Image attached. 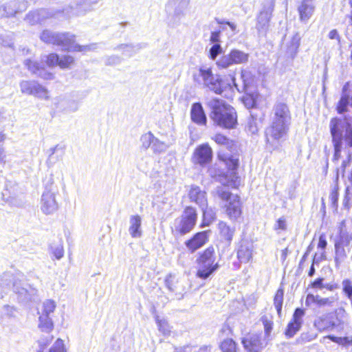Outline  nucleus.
<instances>
[{
    "instance_id": "f257e3e1",
    "label": "nucleus",
    "mask_w": 352,
    "mask_h": 352,
    "mask_svg": "<svg viewBox=\"0 0 352 352\" xmlns=\"http://www.w3.org/2000/svg\"><path fill=\"white\" fill-rule=\"evenodd\" d=\"M217 159L224 164L226 171L211 167L208 169L211 178L223 187L238 190L241 186V177L237 172L240 166L237 150L228 154L221 149L217 153Z\"/></svg>"
},
{
    "instance_id": "f03ea898",
    "label": "nucleus",
    "mask_w": 352,
    "mask_h": 352,
    "mask_svg": "<svg viewBox=\"0 0 352 352\" xmlns=\"http://www.w3.org/2000/svg\"><path fill=\"white\" fill-rule=\"evenodd\" d=\"M329 130L333 149L332 162L338 164L342 157L343 143L352 147V116L333 117Z\"/></svg>"
},
{
    "instance_id": "7ed1b4c3",
    "label": "nucleus",
    "mask_w": 352,
    "mask_h": 352,
    "mask_svg": "<svg viewBox=\"0 0 352 352\" xmlns=\"http://www.w3.org/2000/svg\"><path fill=\"white\" fill-rule=\"evenodd\" d=\"M208 106L209 116L216 126L228 130L237 128L238 114L233 106L219 98L213 99Z\"/></svg>"
},
{
    "instance_id": "20e7f679",
    "label": "nucleus",
    "mask_w": 352,
    "mask_h": 352,
    "mask_svg": "<svg viewBox=\"0 0 352 352\" xmlns=\"http://www.w3.org/2000/svg\"><path fill=\"white\" fill-rule=\"evenodd\" d=\"M198 212L195 207L186 206L181 215L176 218L170 226L171 234L175 236H183L191 232L197 224Z\"/></svg>"
},
{
    "instance_id": "39448f33",
    "label": "nucleus",
    "mask_w": 352,
    "mask_h": 352,
    "mask_svg": "<svg viewBox=\"0 0 352 352\" xmlns=\"http://www.w3.org/2000/svg\"><path fill=\"white\" fill-rule=\"evenodd\" d=\"M197 270L195 276L201 280H206L220 267L216 261V252L212 245H210L200 252L196 258Z\"/></svg>"
},
{
    "instance_id": "423d86ee",
    "label": "nucleus",
    "mask_w": 352,
    "mask_h": 352,
    "mask_svg": "<svg viewBox=\"0 0 352 352\" xmlns=\"http://www.w3.org/2000/svg\"><path fill=\"white\" fill-rule=\"evenodd\" d=\"M217 196L223 201L224 213L232 222L237 221L243 215V201L238 194H232L228 190L218 187L215 191Z\"/></svg>"
},
{
    "instance_id": "0eeeda50",
    "label": "nucleus",
    "mask_w": 352,
    "mask_h": 352,
    "mask_svg": "<svg viewBox=\"0 0 352 352\" xmlns=\"http://www.w3.org/2000/svg\"><path fill=\"white\" fill-rule=\"evenodd\" d=\"M192 78L196 82H203L205 87L216 94H221L223 91V80L213 74L211 67H199V73L194 74Z\"/></svg>"
},
{
    "instance_id": "6e6552de",
    "label": "nucleus",
    "mask_w": 352,
    "mask_h": 352,
    "mask_svg": "<svg viewBox=\"0 0 352 352\" xmlns=\"http://www.w3.org/2000/svg\"><path fill=\"white\" fill-rule=\"evenodd\" d=\"M334 246V260L336 265H338L352 250V233L340 231L335 241Z\"/></svg>"
},
{
    "instance_id": "1a4fd4ad",
    "label": "nucleus",
    "mask_w": 352,
    "mask_h": 352,
    "mask_svg": "<svg viewBox=\"0 0 352 352\" xmlns=\"http://www.w3.org/2000/svg\"><path fill=\"white\" fill-rule=\"evenodd\" d=\"M56 308V303L54 300H45L41 305V310L39 312L38 327L41 331L50 333L54 330V324L50 317Z\"/></svg>"
},
{
    "instance_id": "9d476101",
    "label": "nucleus",
    "mask_w": 352,
    "mask_h": 352,
    "mask_svg": "<svg viewBox=\"0 0 352 352\" xmlns=\"http://www.w3.org/2000/svg\"><path fill=\"white\" fill-rule=\"evenodd\" d=\"M344 310H336L331 316H322L314 321V327L319 331H329L344 324Z\"/></svg>"
},
{
    "instance_id": "9b49d317",
    "label": "nucleus",
    "mask_w": 352,
    "mask_h": 352,
    "mask_svg": "<svg viewBox=\"0 0 352 352\" xmlns=\"http://www.w3.org/2000/svg\"><path fill=\"white\" fill-rule=\"evenodd\" d=\"M289 131V124L272 121L265 131L266 143L270 146L278 143Z\"/></svg>"
},
{
    "instance_id": "f8f14e48",
    "label": "nucleus",
    "mask_w": 352,
    "mask_h": 352,
    "mask_svg": "<svg viewBox=\"0 0 352 352\" xmlns=\"http://www.w3.org/2000/svg\"><path fill=\"white\" fill-rule=\"evenodd\" d=\"M213 158V151L208 143L198 145L194 150L191 160L194 164L204 166L210 164Z\"/></svg>"
},
{
    "instance_id": "ddd939ff",
    "label": "nucleus",
    "mask_w": 352,
    "mask_h": 352,
    "mask_svg": "<svg viewBox=\"0 0 352 352\" xmlns=\"http://www.w3.org/2000/svg\"><path fill=\"white\" fill-rule=\"evenodd\" d=\"M20 87L23 94L32 95L45 100L50 99V92L47 89L36 81H23L20 84Z\"/></svg>"
},
{
    "instance_id": "4468645a",
    "label": "nucleus",
    "mask_w": 352,
    "mask_h": 352,
    "mask_svg": "<svg viewBox=\"0 0 352 352\" xmlns=\"http://www.w3.org/2000/svg\"><path fill=\"white\" fill-rule=\"evenodd\" d=\"M210 230L199 231L194 233L184 241V245L189 252L194 253L208 243Z\"/></svg>"
},
{
    "instance_id": "2eb2a0df",
    "label": "nucleus",
    "mask_w": 352,
    "mask_h": 352,
    "mask_svg": "<svg viewBox=\"0 0 352 352\" xmlns=\"http://www.w3.org/2000/svg\"><path fill=\"white\" fill-rule=\"evenodd\" d=\"M75 35L68 32H56L53 45L67 47V50L72 52H82L87 50V46L74 45Z\"/></svg>"
},
{
    "instance_id": "dca6fc26",
    "label": "nucleus",
    "mask_w": 352,
    "mask_h": 352,
    "mask_svg": "<svg viewBox=\"0 0 352 352\" xmlns=\"http://www.w3.org/2000/svg\"><path fill=\"white\" fill-rule=\"evenodd\" d=\"M45 64L49 67L58 66L60 69H70L75 63L73 56L70 55H63L60 56L58 54L52 52L45 57Z\"/></svg>"
},
{
    "instance_id": "f3484780",
    "label": "nucleus",
    "mask_w": 352,
    "mask_h": 352,
    "mask_svg": "<svg viewBox=\"0 0 352 352\" xmlns=\"http://www.w3.org/2000/svg\"><path fill=\"white\" fill-rule=\"evenodd\" d=\"M352 107V83L346 82L342 89V95L336 104V111L338 114L348 111L349 107Z\"/></svg>"
},
{
    "instance_id": "a211bd4d",
    "label": "nucleus",
    "mask_w": 352,
    "mask_h": 352,
    "mask_svg": "<svg viewBox=\"0 0 352 352\" xmlns=\"http://www.w3.org/2000/svg\"><path fill=\"white\" fill-rule=\"evenodd\" d=\"M54 338V336L50 335L45 338H41L38 340L37 341L38 349L36 352H45ZM47 352H67L64 341L61 338H57L48 349Z\"/></svg>"
},
{
    "instance_id": "6ab92c4d",
    "label": "nucleus",
    "mask_w": 352,
    "mask_h": 352,
    "mask_svg": "<svg viewBox=\"0 0 352 352\" xmlns=\"http://www.w3.org/2000/svg\"><path fill=\"white\" fill-rule=\"evenodd\" d=\"M241 344L247 352H261L263 348L261 336L258 333H248L242 338Z\"/></svg>"
},
{
    "instance_id": "aec40b11",
    "label": "nucleus",
    "mask_w": 352,
    "mask_h": 352,
    "mask_svg": "<svg viewBox=\"0 0 352 352\" xmlns=\"http://www.w3.org/2000/svg\"><path fill=\"white\" fill-rule=\"evenodd\" d=\"M292 116L287 104L278 102L274 107V119L272 121L289 124Z\"/></svg>"
},
{
    "instance_id": "412c9836",
    "label": "nucleus",
    "mask_w": 352,
    "mask_h": 352,
    "mask_svg": "<svg viewBox=\"0 0 352 352\" xmlns=\"http://www.w3.org/2000/svg\"><path fill=\"white\" fill-rule=\"evenodd\" d=\"M190 201L196 204L199 206H206L208 204L207 193L205 190L196 185H192L188 192Z\"/></svg>"
},
{
    "instance_id": "4be33fe9",
    "label": "nucleus",
    "mask_w": 352,
    "mask_h": 352,
    "mask_svg": "<svg viewBox=\"0 0 352 352\" xmlns=\"http://www.w3.org/2000/svg\"><path fill=\"white\" fill-rule=\"evenodd\" d=\"M190 119L197 125L206 126L207 117L205 111L200 102H195L190 109Z\"/></svg>"
},
{
    "instance_id": "5701e85b",
    "label": "nucleus",
    "mask_w": 352,
    "mask_h": 352,
    "mask_svg": "<svg viewBox=\"0 0 352 352\" xmlns=\"http://www.w3.org/2000/svg\"><path fill=\"white\" fill-rule=\"evenodd\" d=\"M58 208V204L55 200L54 195L47 191L42 195L41 199V210L46 214H52Z\"/></svg>"
},
{
    "instance_id": "b1692460",
    "label": "nucleus",
    "mask_w": 352,
    "mask_h": 352,
    "mask_svg": "<svg viewBox=\"0 0 352 352\" xmlns=\"http://www.w3.org/2000/svg\"><path fill=\"white\" fill-rule=\"evenodd\" d=\"M217 228L221 241L228 245H230L234 236L235 228L223 221L218 223Z\"/></svg>"
},
{
    "instance_id": "393cba45",
    "label": "nucleus",
    "mask_w": 352,
    "mask_h": 352,
    "mask_svg": "<svg viewBox=\"0 0 352 352\" xmlns=\"http://www.w3.org/2000/svg\"><path fill=\"white\" fill-rule=\"evenodd\" d=\"M333 300L331 298H322L319 295L308 294L305 298V305L310 307L315 305L317 307L321 308L332 305Z\"/></svg>"
},
{
    "instance_id": "a878e982",
    "label": "nucleus",
    "mask_w": 352,
    "mask_h": 352,
    "mask_svg": "<svg viewBox=\"0 0 352 352\" xmlns=\"http://www.w3.org/2000/svg\"><path fill=\"white\" fill-rule=\"evenodd\" d=\"M314 8L312 0H302L298 8L300 20L304 22L307 21L311 17Z\"/></svg>"
},
{
    "instance_id": "bb28decb",
    "label": "nucleus",
    "mask_w": 352,
    "mask_h": 352,
    "mask_svg": "<svg viewBox=\"0 0 352 352\" xmlns=\"http://www.w3.org/2000/svg\"><path fill=\"white\" fill-rule=\"evenodd\" d=\"M212 140L219 146H226V149L230 151V153L236 151L237 145L236 142L221 133L214 134L212 137Z\"/></svg>"
},
{
    "instance_id": "cd10ccee",
    "label": "nucleus",
    "mask_w": 352,
    "mask_h": 352,
    "mask_svg": "<svg viewBox=\"0 0 352 352\" xmlns=\"http://www.w3.org/2000/svg\"><path fill=\"white\" fill-rule=\"evenodd\" d=\"M274 3H272L271 6L267 9H263L261 10L256 17L257 25L259 28H263L268 25L271 18L272 16V12L274 11Z\"/></svg>"
},
{
    "instance_id": "c85d7f7f",
    "label": "nucleus",
    "mask_w": 352,
    "mask_h": 352,
    "mask_svg": "<svg viewBox=\"0 0 352 352\" xmlns=\"http://www.w3.org/2000/svg\"><path fill=\"white\" fill-rule=\"evenodd\" d=\"M284 287L283 285L279 287L276 291L273 297V304L276 310L277 314L279 318L282 317V309L284 300Z\"/></svg>"
},
{
    "instance_id": "c756f323",
    "label": "nucleus",
    "mask_w": 352,
    "mask_h": 352,
    "mask_svg": "<svg viewBox=\"0 0 352 352\" xmlns=\"http://www.w3.org/2000/svg\"><path fill=\"white\" fill-rule=\"evenodd\" d=\"M130 223L129 232L131 236L133 238L140 237L142 234L140 216L138 214L131 216Z\"/></svg>"
},
{
    "instance_id": "7c9ffc66",
    "label": "nucleus",
    "mask_w": 352,
    "mask_h": 352,
    "mask_svg": "<svg viewBox=\"0 0 352 352\" xmlns=\"http://www.w3.org/2000/svg\"><path fill=\"white\" fill-rule=\"evenodd\" d=\"M221 352H238L237 342L231 338H227L221 340L219 344Z\"/></svg>"
},
{
    "instance_id": "2f4dec72",
    "label": "nucleus",
    "mask_w": 352,
    "mask_h": 352,
    "mask_svg": "<svg viewBox=\"0 0 352 352\" xmlns=\"http://www.w3.org/2000/svg\"><path fill=\"white\" fill-rule=\"evenodd\" d=\"M347 179L349 184L345 188L343 206L347 210H349L351 208L352 199V169L347 177Z\"/></svg>"
},
{
    "instance_id": "473e14b6",
    "label": "nucleus",
    "mask_w": 352,
    "mask_h": 352,
    "mask_svg": "<svg viewBox=\"0 0 352 352\" xmlns=\"http://www.w3.org/2000/svg\"><path fill=\"white\" fill-rule=\"evenodd\" d=\"M229 54L233 65L245 63L249 57L248 54L237 50H231Z\"/></svg>"
},
{
    "instance_id": "72a5a7b5",
    "label": "nucleus",
    "mask_w": 352,
    "mask_h": 352,
    "mask_svg": "<svg viewBox=\"0 0 352 352\" xmlns=\"http://www.w3.org/2000/svg\"><path fill=\"white\" fill-rule=\"evenodd\" d=\"M338 171L337 170V177H336V184L331 189L329 194V199L331 203L332 206L337 209L338 206V199H339V184H338Z\"/></svg>"
},
{
    "instance_id": "f704fd0d",
    "label": "nucleus",
    "mask_w": 352,
    "mask_h": 352,
    "mask_svg": "<svg viewBox=\"0 0 352 352\" xmlns=\"http://www.w3.org/2000/svg\"><path fill=\"white\" fill-rule=\"evenodd\" d=\"M252 250L245 246H241L236 252V256L241 263H248L252 258Z\"/></svg>"
},
{
    "instance_id": "c9c22d12",
    "label": "nucleus",
    "mask_w": 352,
    "mask_h": 352,
    "mask_svg": "<svg viewBox=\"0 0 352 352\" xmlns=\"http://www.w3.org/2000/svg\"><path fill=\"white\" fill-rule=\"evenodd\" d=\"M301 325L299 324L295 323L294 322L290 320L284 331V334L286 338H291L294 337L296 333L300 329Z\"/></svg>"
},
{
    "instance_id": "e433bc0d",
    "label": "nucleus",
    "mask_w": 352,
    "mask_h": 352,
    "mask_svg": "<svg viewBox=\"0 0 352 352\" xmlns=\"http://www.w3.org/2000/svg\"><path fill=\"white\" fill-rule=\"evenodd\" d=\"M56 32H52L48 30H43L40 35L41 40L47 44L53 45Z\"/></svg>"
},
{
    "instance_id": "4c0bfd02",
    "label": "nucleus",
    "mask_w": 352,
    "mask_h": 352,
    "mask_svg": "<svg viewBox=\"0 0 352 352\" xmlns=\"http://www.w3.org/2000/svg\"><path fill=\"white\" fill-rule=\"evenodd\" d=\"M305 315V311L302 308H296L295 309L292 319L290 320L294 322L295 323L299 324L302 326L303 322V317Z\"/></svg>"
},
{
    "instance_id": "58836bf2",
    "label": "nucleus",
    "mask_w": 352,
    "mask_h": 352,
    "mask_svg": "<svg viewBox=\"0 0 352 352\" xmlns=\"http://www.w3.org/2000/svg\"><path fill=\"white\" fill-rule=\"evenodd\" d=\"M352 162V155L351 153H349L344 160H343L341 163L340 167L337 168L336 172L337 173V170L338 169V175L340 173L342 177L344 176L346 173V168L349 167ZM337 177V175H336Z\"/></svg>"
},
{
    "instance_id": "ea45409f",
    "label": "nucleus",
    "mask_w": 352,
    "mask_h": 352,
    "mask_svg": "<svg viewBox=\"0 0 352 352\" xmlns=\"http://www.w3.org/2000/svg\"><path fill=\"white\" fill-rule=\"evenodd\" d=\"M217 67L220 69H226L233 65L230 54L224 55L216 62Z\"/></svg>"
},
{
    "instance_id": "a19ab883",
    "label": "nucleus",
    "mask_w": 352,
    "mask_h": 352,
    "mask_svg": "<svg viewBox=\"0 0 352 352\" xmlns=\"http://www.w3.org/2000/svg\"><path fill=\"white\" fill-rule=\"evenodd\" d=\"M261 320L264 327L265 334L269 336L273 329L274 322L271 318H269L267 316H263L261 318Z\"/></svg>"
},
{
    "instance_id": "79ce46f5",
    "label": "nucleus",
    "mask_w": 352,
    "mask_h": 352,
    "mask_svg": "<svg viewBox=\"0 0 352 352\" xmlns=\"http://www.w3.org/2000/svg\"><path fill=\"white\" fill-rule=\"evenodd\" d=\"M216 220V215L214 212H212L210 217H207L206 211L203 212V218L199 225L200 228H205L209 226L213 221Z\"/></svg>"
},
{
    "instance_id": "37998d69",
    "label": "nucleus",
    "mask_w": 352,
    "mask_h": 352,
    "mask_svg": "<svg viewBox=\"0 0 352 352\" xmlns=\"http://www.w3.org/2000/svg\"><path fill=\"white\" fill-rule=\"evenodd\" d=\"M343 292L346 295L350 300H352V283L349 279H345L342 281Z\"/></svg>"
},
{
    "instance_id": "c03bdc74",
    "label": "nucleus",
    "mask_w": 352,
    "mask_h": 352,
    "mask_svg": "<svg viewBox=\"0 0 352 352\" xmlns=\"http://www.w3.org/2000/svg\"><path fill=\"white\" fill-rule=\"evenodd\" d=\"M327 246V236L324 233H322L318 236V242L317 244V248L324 252L325 249Z\"/></svg>"
},
{
    "instance_id": "a18cd8bd",
    "label": "nucleus",
    "mask_w": 352,
    "mask_h": 352,
    "mask_svg": "<svg viewBox=\"0 0 352 352\" xmlns=\"http://www.w3.org/2000/svg\"><path fill=\"white\" fill-rule=\"evenodd\" d=\"M221 52V47L219 43H216L210 49L209 58L214 60L217 55Z\"/></svg>"
},
{
    "instance_id": "49530a36",
    "label": "nucleus",
    "mask_w": 352,
    "mask_h": 352,
    "mask_svg": "<svg viewBox=\"0 0 352 352\" xmlns=\"http://www.w3.org/2000/svg\"><path fill=\"white\" fill-rule=\"evenodd\" d=\"M286 228V219L285 217L278 219L274 226V229L276 230H285Z\"/></svg>"
},
{
    "instance_id": "de8ad7c7",
    "label": "nucleus",
    "mask_w": 352,
    "mask_h": 352,
    "mask_svg": "<svg viewBox=\"0 0 352 352\" xmlns=\"http://www.w3.org/2000/svg\"><path fill=\"white\" fill-rule=\"evenodd\" d=\"M323 280L324 279L322 278H318L309 284V287L312 289H322L324 287Z\"/></svg>"
},
{
    "instance_id": "09e8293b",
    "label": "nucleus",
    "mask_w": 352,
    "mask_h": 352,
    "mask_svg": "<svg viewBox=\"0 0 352 352\" xmlns=\"http://www.w3.org/2000/svg\"><path fill=\"white\" fill-rule=\"evenodd\" d=\"M52 257L55 259H60L64 255V250L62 247H58L52 252Z\"/></svg>"
},
{
    "instance_id": "8fccbe9b",
    "label": "nucleus",
    "mask_w": 352,
    "mask_h": 352,
    "mask_svg": "<svg viewBox=\"0 0 352 352\" xmlns=\"http://www.w3.org/2000/svg\"><path fill=\"white\" fill-rule=\"evenodd\" d=\"M220 34H221L220 30L212 32L210 35V41L212 43H218L220 41Z\"/></svg>"
},
{
    "instance_id": "3c124183",
    "label": "nucleus",
    "mask_w": 352,
    "mask_h": 352,
    "mask_svg": "<svg viewBox=\"0 0 352 352\" xmlns=\"http://www.w3.org/2000/svg\"><path fill=\"white\" fill-rule=\"evenodd\" d=\"M153 138V135L151 133H146L144 134L142 137V141H146L147 143L146 144H144V146L147 148L150 146V144L152 141V139Z\"/></svg>"
},
{
    "instance_id": "603ef678",
    "label": "nucleus",
    "mask_w": 352,
    "mask_h": 352,
    "mask_svg": "<svg viewBox=\"0 0 352 352\" xmlns=\"http://www.w3.org/2000/svg\"><path fill=\"white\" fill-rule=\"evenodd\" d=\"M329 38L331 40H337V41H340V35L338 34V32L337 31V30L336 29H333V30H331L329 33Z\"/></svg>"
},
{
    "instance_id": "864d4df0",
    "label": "nucleus",
    "mask_w": 352,
    "mask_h": 352,
    "mask_svg": "<svg viewBox=\"0 0 352 352\" xmlns=\"http://www.w3.org/2000/svg\"><path fill=\"white\" fill-rule=\"evenodd\" d=\"M220 333L223 336L226 333H228V334H232L233 331L232 329L230 327L229 324H225L220 330Z\"/></svg>"
},
{
    "instance_id": "5fc2aeb1",
    "label": "nucleus",
    "mask_w": 352,
    "mask_h": 352,
    "mask_svg": "<svg viewBox=\"0 0 352 352\" xmlns=\"http://www.w3.org/2000/svg\"><path fill=\"white\" fill-rule=\"evenodd\" d=\"M288 254L289 250L287 248H285V249L281 250L280 258L282 262H285L286 261Z\"/></svg>"
},
{
    "instance_id": "6e6d98bb",
    "label": "nucleus",
    "mask_w": 352,
    "mask_h": 352,
    "mask_svg": "<svg viewBox=\"0 0 352 352\" xmlns=\"http://www.w3.org/2000/svg\"><path fill=\"white\" fill-rule=\"evenodd\" d=\"M327 338L328 339H329L330 340H331L332 342H334L338 343V344H340L342 342V338L336 337V336H332V335H329Z\"/></svg>"
},
{
    "instance_id": "4d7b16f0",
    "label": "nucleus",
    "mask_w": 352,
    "mask_h": 352,
    "mask_svg": "<svg viewBox=\"0 0 352 352\" xmlns=\"http://www.w3.org/2000/svg\"><path fill=\"white\" fill-rule=\"evenodd\" d=\"M314 274H315V268H314V263H313L310 267L309 272H308V276L311 277L314 276Z\"/></svg>"
},
{
    "instance_id": "13d9d810",
    "label": "nucleus",
    "mask_w": 352,
    "mask_h": 352,
    "mask_svg": "<svg viewBox=\"0 0 352 352\" xmlns=\"http://www.w3.org/2000/svg\"><path fill=\"white\" fill-rule=\"evenodd\" d=\"M6 137L5 135L3 133H0V146H1L2 143L5 140Z\"/></svg>"
},
{
    "instance_id": "bf43d9fd",
    "label": "nucleus",
    "mask_w": 352,
    "mask_h": 352,
    "mask_svg": "<svg viewBox=\"0 0 352 352\" xmlns=\"http://www.w3.org/2000/svg\"><path fill=\"white\" fill-rule=\"evenodd\" d=\"M349 5H350L351 8H352V0H351L349 1ZM349 18V20H350V25H352V12H351Z\"/></svg>"
},
{
    "instance_id": "052dcab7",
    "label": "nucleus",
    "mask_w": 352,
    "mask_h": 352,
    "mask_svg": "<svg viewBox=\"0 0 352 352\" xmlns=\"http://www.w3.org/2000/svg\"><path fill=\"white\" fill-rule=\"evenodd\" d=\"M225 23L227 24L228 25H229L232 30L235 29V25L233 23L229 22V21H226V22H225Z\"/></svg>"
},
{
    "instance_id": "680f3d73",
    "label": "nucleus",
    "mask_w": 352,
    "mask_h": 352,
    "mask_svg": "<svg viewBox=\"0 0 352 352\" xmlns=\"http://www.w3.org/2000/svg\"><path fill=\"white\" fill-rule=\"evenodd\" d=\"M48 75L50 76L49 78H53V75L52 74H49Z\"/></svg>"
},
{
    "instance_id": "e2e57ef3",
    "label": "nucleus",
    "mask_w": 352,
    "mask_h": 352,
    "mask_svg": "<svg viewBox=\"0 0 352 352\" xmlns=\"http://www.w3.org/2000/svg\"><path fill=\"white\" fill-rule=\"evenodd\" d=\"M208 346H204L203 347V349H207V348H208Z\"/></svg>"
}]
</instances>
